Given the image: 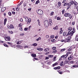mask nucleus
I'll list each match as a JSON object with an SVG mask.
<instances>
[{"mask_svg": "<svg viewBox=\"0 0 78 78\" xmlns=\"http://www.w3.org/2000/svg\"><path fill=\"white\" fill-rule=\"evenodd\" d=\"M72 48H70L68 49V51H72Z\"/></svg>", "mask_w": 78, "mask_h": 78, "instance_id": "nucleus-51", "label": "nucleus"}, {"mask_svg": "<svg viewBox=\"0 0 78 78\" xmlns=\"http://www.w3.org/2000/svg\"><path fill=\"white\" fill-rule=\"evenodd\" d=\"M65 17H69V19H71L72 18V15H71V14L69 13H66L64 14Z\"/></svg>", "mask_w": 78, "mask_h": 78, "instance_id": "nucleus-3", "label": "nucleus"}, {"mask_svg": "<svg viewBox=\"0 0 78 78\" xmlns=\"http://www.w3.org/2000/svg\"><path fill=\"white\" fill-rule=\"evenodd\" d=\"M8 44H9V45H12V43L8 42Z\"/></svg>", "mask_w": 78, "mask_h": 78, "instance_id": "nucleus-49", "label": "nucleus"}, {"mask_svg": "<svg viewBox=\"0 0 78 78\" xmlns=\"http://www.w3.org/2000/svg\"><path fill=\"white\" fill-rule=\"evenodd\" d=\"M52 50H56V47H53L52 48Z\"/></svg>", "mask_w": 78, "mask_h": 78, "instance_id": "nucleus-47", "label": "nucleus"}, {"mask_svg": "<svg viewBox=\"0 0 78 78\" xmlns=\"http://www.w3.org/2000/svg\"><path fill=\"white\" fill-rule=\"evenodd\" d=\"M11 14H12L11 12H9V14H9V16H11Z\"/></svg>", "mask_w": 78, "mask_h": 78, "instance_id": "nucleus-54", "label": "nucleus"}, {"mask_svg": "<svg viewBox=\"0 0 78 78\" xmlns=\"http://www.w3.org/2000/svg\"><path fill=\"white\" fill-rule=\"evenodd\" d=\"M66 50V49L64 48V49H62L60 51V52H62V51H64Z\"/></svg>", "mask_w": 78, "mask_h": 78, "instance_id": "nucleus-27", "label": "nucleus"}, {"mask_svg": "<svg viewBox=\"0 0 78 78\" xmlns=\"http://www.w3.org/2000/svg\"><path fill=\"white\" fill-rule=\"evenodd\" d=\"M23 4L24 6H27V3H26L24 2Z\"/></svg>", "mask_w": 78, "mask_h": 78, "instance_id": "nucleus-62", "label": "nucleus"}, {"mask_svg": "<svg viewBox=\"0 0 78 78\" xmlns=\"http://www.w3.org/2000/svg\"><path fill=\"white\" fill-rule=\"evenodd\" d=\"M37 12L39 15H42L43 14V11L41 9H38L37 10Z\"/></svg>", "mask_w": 78, "mask_h": 78, "instance_id": "nucleus-5", "label": "nucleus"}, {"mask_svg": "<svg viewBox=\"0 0 78 78\" xmlns=\"http://www.w3.org/2000/svg\"><path fill=\"white\" fill-rule=\"evenodd\" d=\"M7 37V38L8 41H10L11 40V38H10V37L9 36Z\"/></svg>", "mask_w": 78, "mask_h": 78, "instance_id": "nucleus-29", "label": "nucleus"}, {"mask_svg": "<svg viewBox=\"0 0 78 78\" xmlns=\"http://www.w3.org/2000/svg\"><path fill=\"white\" fill-rule=\"evenodd\" d=\"M63 30H60L59 32V34H62L63 33Z\"/></svg>", "mask_w": 78, "mask_h": 78, "instance_id": "nucleus-17", "label": "nucleus"}, {"mask_svg": "<svg viewBox=\"0 0 78 78\" xmlns=\"http://www.w3.org/2000/svg\"><path fill=\"white\" fill-rule=\"evenodd\" d=\"M78 36L77 35H76V37H75V40L76 41H78Z\"/></svg>", "mask_w": 78, "mask_h": 78, "instance_id": "nucleus-23", "label": "nucleus"}, {"mask_svg": "<svg viewBox=\"0 0 78 78\" xmlns=\"http://www.w3.org/2000/svg\"><path fill=\"white\" fill-rule=\"evenodd\" d=\"M72 32H70V31H69L68 32L67 34L66 35V36H72L73 35H72Z\"/></svg>", "mask_w": 78, "mask_h": 78, "instance_id": "nucleus-7", "label": "nucleus"}, {"mask_svg": "<svg viewBox=\"0 0 78 78\" xmlns=\"http://www.w3.org/2000/svg\"><path fill=\"white\" fill-rule=\"evenodd\" d=\"M61 67L58 66H57V69H61Z\"/></svg>", "mask_w": 78, "mask_h": 78, "instance_id": "nucleus-56", "label": "nucleus"}, {"mask_svg": "<svg viewBox=\"0 0 78 78\" xmlns=\"http://www.w3.org/2000/svg\"><path fill=\"white\" fill-rule=\"evenodd\" d=\"M68 30L69 31H71L72 30V27H70L69 28Z\"/></svg>", "mask_w": 78, "mask_h": 78, "instance_id": "nucleus-18", "label": "nucleus"}, {"mask_svg": "<svg viewBox=\"0 0 78 78\" xmlns=\"http://www.w3.org/2000/svg\"><path fill=\"white\" fill-rule=\"evenodd\" d=\"M7 28H8V29H9H9H10V26L8 25V26H7Z\"/></svg>", "mask_w": 78, "mask_h": 78, "instance_id": "nucleus-61", "label": "nucleus"}, {"mask_svg": "<svg viewBox=\"0 0 78 78\" xmlns=\"http://www.w3.org/2000/svg\"><path fill=\"white\" fill-rule=\"evenodd\" d=\"M49 50H50V49L49 48H46L44 50L45 51H49Z\"/></svg>", "mask_w": 78, "mask_h": 78, "instance_id": "nucleus-24", "label": "nucleus"}, {"mask_svg": "<svg viewBox=\"0 0 78 78\" xmlns=\"http://www.w3.org/2000/svg\"><path fill=\"white\" fill-rule=\"evenodd\" d=\"M71 66V68H72V67H73L74 68H76L77 67V66L76 65H73V66Z\"/></svg>", "mask_w": 78, "mask_h": 78, "instance_id": "nucleus-25", "label": "nucleus"}, {"mask_svg": "<svg viewBox=\"0 0 78 78\" xmlns=\"http://www.w3.org/2000/svg\"><path fill=\"white\" fill-rule=\"evenodd\" d=\"M71 5L72 4H71L70 3H69V2L68 4V7L67 8V10L69 9V8H70V6H71Z\"/></svg>", "mask_w": 78, "mask_h": 78, "instance_id": "nucleus-8", "label": "nucleus"}, {"mask_svg": "<svg viewBox=\"0 0 78 78\" xmlns=\"http://www.w3.org/2000/svg\"><path fill=\"white\" fill-rule=\"evenodd\" d=\"M72 51H69L66 53V54L68 55H70V54H72Z\"/></svg>", "mask_w": 78, "mask_h": 78, "instance_id": "nucleus-35", "label": "nucleus"}, {"mask_svg": "<svg viewBox=\"0 0 78 78\" xmlns=\"http://www.w3.org/2000/svg\"><path fill=\"white\" fill-rule=\"evenodd\" d=\"M32 56L33 57H36V54H32Z\"/></svg>", "mask_w": 78, "mask_h": 78, "instance_id": "nucleus-31", "label": "nucleus"}, {"mask_svg": "<svg viewBox=\"0 0 78 78\" xmlns=\"http://www.w3.org/2000/svg\"><path fill=\"white\" fill-rule=\"evenodd\" d=\"M5 41H8L7 37H5Z\"/></svg>", "mask_w": 78, "mask_h": 78, "instance_id": "nucleus-52", "label": "nucleus"}, {"mask_svg": "<svg viewBox=\"0 0 78 78\" xmlns=\"http://www.w3.org/2000/svg\"><path fill=\"white\" fill-rule=\"evenodd\" d=\"M67 63H69V61H65L64 62V63L65 64H67Z\"/></svg>", "mask_w": 78, "mask_h": 78, "instance_id": "nucleus-40", "label": "nucleus"}, {"mask_svg": "<svg viewBox=\"0 0 78 78\" xmlns=\"http://www.w3.org/2000/svg\"><path fill=\"white\" fill-rule=\"evenodd\" d=\"M46 39H48V38H49V35H47L46 36Z\"/></svg>", "mask_w": 78, "mask_h": 78, "instance_id": "nucleus-50", "label": "nucleus"}, {"mask_svg": "<svg viewBox=\"0 0 78 78\" xmlns=\"http://www.w3.org/2000/svg\"><path fill=\"white\" fill-rule=\"evenodd\" d=\"M28 27L25 28L24 29V31H27V30H28Z\"/></svg>", "mask_w": 78, "mask_h": 78, "instance_id": "nucleus-55", "label": "nucleus"}, {"mask_svg": "<svg viewBox=\"0 0 78 78\" xmlns=\"http://www.w3.org/2000/svg\"><path fill=\"white\" fill-rule=\"evenodd\" d=\"M3 45L5 47H6L8 48L9 47V46L5 44H3Z\"/></svg>", "mask_w": 78, "mask_h": 78, "instance_id": "nucleus-28", "label": "nucleus"}, {"mask_svg": "<svg viewBox=\"0 0 78 78\" xmlns=\"http://www.w3.org/2000/svg\"><path fill=\"white\" fill-rule=\"evenodd\" d=\"M23 18L25 19V21L27 22V24H29L31 23V19L30 18H28V17L24 16Z\"/></svg>", "mask_w": 78, "mask_h": 78, "instance_id": "nucleus-1", "label": "nucleus"}, {"mask_svg": "<svg viewBox=\"0 0 78 78\" xmlns=\"http://www.w3.org/2000/svg\"><path fill=\"white\" fill-rule=\"evenodd\" d=\"M40 3V1H39V0H38L36 2L35 4L36 5H37V4H38V3Z\"/></svg>", "mask_w": 78, "mask_h": 78, "instance_id": "nucleus-22", "label": "nucleus"}, {"mask_svg": "<svg viewBox=\"0 0 78 78\" xmlns=\"http://www.w3.org/2000/svg\"><path fill=\"white\" fill-rule=\"evenodd\" d=\"M53 29L54 30H58V26H56L55 27L53 28Z\"/></svg>", "mask_w": 78, "mask_h": 78, "instance_id": "nucleus-33", "label": "nucleus"}, {"mask_svg": "<svg viewBox=\"0 0 78 78\" xmlns=\"http://www.w3.org/2000/svg\"><path fill=\"white\" fill-rule=\"evenodd\" d=\"M28 10L29 11H31V8H30L29 9H28Z\"/></svg>", "mask_w": 78, "mask_h": 78, "instance_id": "nucleus-63", "label": "nucleus"}, {"mask_svg": "<svg viewBox=\"0 0 78 78\" xmlns=\"http://www.w3.org/2000/svg\"><path fill=\"white\" fill-rule=\"evenodd\" d=\"M37 44L35 43L34 44H32V45H33V46H37Z\"/></svg>", "mask_w": 78, "mask_h": 78, "instance_id": "nucleus-45", "label": "nucleus"}, {"mask_svg": "<svg viewBox=\"0 0 78 78\" xmlns=\"http://www.w3.org/2000/svg\"><path fill=\"white\" fill-rule=\"evenodd\" d=\"M50 38H51V39H52L53 38H54V37H55V36L53 35H52L50 36Z\"/></svg>", "mask_w": 78, "mask_h": 78, "instance_id": "nucleus-41", "label": "nucleus"}, {"mask_svg": "<svg viewBox=\"0 0 78 78\" xmlns=\"http://www.w3.org/2000/svg\"><path fill=\"white\" fill-rule=\"evenodd\" d=\"M16 10L17 11H19V8L18 7H16Z\"/></svg>", "mask_w": 78, "mask_h": 78, "instance_id": "nucleus-53", "label": "nucleus"}, {"mask_svg": "<svg viewBox=\"0 0 78 78\" xmlns=\"http://www.w3.org/2000/svg\"><path fill=\"white\" fill-rule=\"evenodd\" d=\"M75 32H76V30L75 29V27H74L73 29V31H71L72 35H73V34H74Z\"/></svg>", "mask_w": 78, "mask_h": 78, "instance_id": "nucleus-6", "label": "nucleus"}, {"mask_svg": "<svg viewBox=\"0 0 78 78\" xmlns=\"http://www.w3.org/2000/svg\"><path fill=\"white\" fill-rule=\"evenodd\" d=\"M72 39V37L70 36H69L67 37V39H65L64 41L65 42H70V39Z\"/></svg>", "mask_w": 78, "mask_h": 78, "instance_id": "nucleus-4", "label": "nucleus"}, {"mask_svg": "<svg viewBox=\"0 0 78 78\" xmlns=\"http://www.w3.org/2000/svg\"><path fill=\"white\" fill-rule=\"evenodd\" d=\"M68 5V3L66 2L63 4V6H67Z\"/></svg>", "mask_w": 78, "mask_h": 78, "instance_id": "nucleus-30", "label": "nucleus"}, {"mask_svg": "<svg viewBox=\"0 0 78 78\" xmlns=\"http://www.w3.org/2000/svg\"><path fill=\"white\" fill-rule=\"evenodd\" d=\"M56 59V57H54L53 58V61H55V59Z\"/></svg>", "mask_w": 78, "mask_h": 78, "instance_id": "nucleus-58", "label": "nucleus"}, {"mask_svg": "<svg viewBox=\"0 0 78 78\" xmlns=\"http://www.w3.org/2000/svg\"><path fill=\"white\" fill-rule=\"evenodd\" d=\"M75 22L73 21L72 23V25H75Z\"/></svg>", "mask_w": 78, "mask_h": 78, "instance_id": "nucleus-57", "label": "nucleus"}, {"mask_svg": "<svg viewBox=\"0 0 78 78\" xmlns=\"http://www.w3.org/2000/svg\"><path fill=\"white\" fill-rule=\"evenodd\" d=\"M57 20H61V18L59 17H58L57 18Z\"/></svg>", "mask_w": 78, "mask_h": 78, "instance_id": "nucleus-26", "label": "nucleus"}, {"mask_svg": "<svg viewBox=\"0 0 78 78\" xmlns=\"http://www.w3.org/2000/svg\"><path fill=\"white\" fill-rule=\"evenodd\" d=\"M61 2H58V6H57V8H59V7H60V6H61Z\"/></svg>", "mask_w": 78, "mask_h": 78, "instance_id": "nucleus-11", "label": "nucleus"}, {"mask_svg": "<svg viewBox=\"0 0 78 78\" xmlns=\"http://www.w3.org/2000/svg\"><path fill=\"white\" fill-rule=\"evenodd\" d=\"M6 10V8L5 7H2L1 10V12H3V11H5Z\"/></svg>", "mask_w": 78, "mask_h": 78, "instance_id": "nucleus-12", "label": "nucleus"}, {"mask_svg": "<svg viewBox=\"0 0 78 78\" xmlns=\"http://www.w3.org/2000/svg\"><path fill=\"white\" fill-rule=\"evenodd\" d=\"M68 56V54L66 55H62V56H61V58H67V56Z\"/></svg>", "mask_w": 78, "mask_h": 78, "instance_id": "nucleus-10", "label": "nucleus"}, {"mask_svg": "<svg viewBox=\"0 0 78 78\" xmlns=\"http://www.w3.org/2000/svg\"><path fill=\"white\" fill-rule=\"evenodd\" d=\"M41 39V37H39V38L37 39V41H39V40Z\"/></svg>", "mask_w": 78, "mask_h": 78, "instance_id": "nucleus-43", "label": "nucleus"}, {"mask_svg": "<svg viewBox=\"0 0 78 78\" xmlns=\"http://www.w3.org/2000/svg\"><path fill=\"white\" fill-rule=\"evenodd\" d=\"M74 6H77V5H78V3H77V2L75 1L74 2Z\"/></svg>", "mask_w": 78, "mask_h": 78, "instance_id": "nucleus-19", "label": "nucleus"}, {"mask_svg": "<svg viewBox=\"0 0 78 78\" xmlns=\"http://www.w3.org/2000/svg\"><path fill=\"white\" fill-rule=\"evenodd\" d=\"M66 2V0H64L62 2V3H64Z\"/></svg>", "mask_w": 78, "mask_h": 78, "instance_id": "nucleus-59", "label": "nucleus"}, {"mask_svg": "<svg viewBox=\"0 0 78 78\" xmlns=\"http://www.w3.org/2000/svg\"><path fill=\"white\" fill-rule=\"evenodd\" d=\"M10 28L11 29V28H14V26L12 24H11L10 25Z\"/></svg>", "mask_w": 78, "mask_h": 78, "instance_id": "nucleus-20", "label": "nucleus"}, {"mask_svg": "<svg viewBox=\"0 0 78 78\" xmlns=\"http://www.w3.org/2000/svg\"><path fill=\"white\" fill-rule=\"evenodd\" d=\"M51 41L52 42H55V39H52L51 40Z\"/></svg>", "mask_w": 78, "mask_h": 78, "instance_id": "nucleus-44", "label": "nucleus"}, {"mask_svg": "<svg viewBox=\"0 0 78 78\" xmlns=\"http://www.w3.org/2000/svg\"><path fill=\"white\" fill-rule=\"evenodd\" d=\"M54 14V12H51V13L50 14V15L51 16H53Z\"/></svg>", "mask_w": 78, "mask_h": 78, "instance_id": "nucleus-39", "label": "nucleus"}, {"mask_svg": "<svg viewBox=\"0 0 78 78\" xmlns=\"http://www.w3.org/2000/svg\"><path fill=\"white\" fill-rule=\"evenodd\" d=\"M6 22H7V19L5 18L4 20V25H5L6 23Z\"/></svg>", "mask_w": 78, "mask_h": 78, "instance_id": "nucleus-13", "label": "nucleus"}, {"mask_svg": "<svg viewBox=\"0 0 78 78\" xmlns=\"http://www.w3.org/2000/svg\"><path fill=\"white\" fill-rule=\"evenodd\" d=\"M70 63L71 64H74V63H75V62H74V61H71L70 62Z\"/></svg>", "mask_w": 78, "mask_h": 78, "instance_id": "nucleus-37", "label": "nucleus"}, {"mask_svg": "<svg viewBox=\"0 0 78 78\" xmlns=\"http://www.w3.org/2000/svg\"><path fill=\"white\" fill-rule=\"evenodd\" d=\"M69 3H70L71 5H73L74 4V2L73 0H70V2Z\"/></svg>", "mask_w": 78, "mask_h": 78, "instance_id": "nucleus-14", "label": "nucleus"}, {"mask_svg": "<svg viewBox=\"0 0 78 78\" xmlns=\"http://www.w3.org/2000/svg\"><path fill=\"white\" fill-rule=\"evenodd\" d=\"M37 21L38 22V25L40 26L41 25V23H40V21H39V20L38 19L37 20Z\"/></svg>", "mask_w": 78, "mask_h": 78, "instance_id": "nucleus-38", "label": "nucleus"}, {"mask_svg": "<svg viewBox=\"0 0 78 78\" xmlns=\"http://www.w3.org/2000/svg\"><path fill=\"white\" fill-rule=\"evenodd\" d=\"M66 34H67V32H64L63 33V36H66Z\"/></svg>", "mask_w": 78, "mask_h": 78, "instance_id": "nucleus-34", "label": "nucleus"}, {"mask_svg": "<svg viewBox=\"0 0 78 78\" xmlns=\"http://www.w3.org/2000/svg\"><path fill=\"white\" fill-rule=\"evenodd\" d=\"M37 50L38 51H42L43 49V48H37Z\"/></svg>", "mask_w": 78, "mask_h": 78, "instance_id": "nucleus-15", "label": "nucleus"}, {"mask_svg": "<svg viewBox=\"0 0 78 78\" xmlns=\"http://www.w3.org/2000/svg\"><path fill=\"white\" fill-rule=\"evenodd\" d=\"M52 53H56V52H57V51H56V50H54L53 51H52Z\"/></svg>", "mask_w": 78, "mask_h": 78, "instance_id": "nucleus-42", "label": "nucleus"}, {"mask_svg": "<svg viewBox=\"0 0 78 78\" xmlns=\"http://www.w3.org/2000/svg\"><path fill=\"white\" fill-rule=\"evenodd\" d=\"M58 63L57 62H55V63L53 64L52 65V66L54 67V66H56V65H58Z\"/></svg>", "mask_w": 78, "mask_h": 78, "instance_id": "nucleus-21", "label": "nucleus"}, {"mask_svg": "<svg viewBox=\"0 0 78 78\" xmlns=\"http://www.w3.org/2000/svg\"><path fill=\"white\" fill-rule=\"evenodd\" d=\"M44 27L46 28H48V25H49V23L48 20H46L44 22Z\"/></svg>", "mask_w": 78, "mask_h": 78, "instance_id": "nucleus-2", "label": "nucleus"}, {"mask_svg": "<svg viewBox=\"0 0 78 78\" xmlns=\"http://www.w3.org/2000/svg\"><path fill=\"white\" fill-rule=\"evenodd\" d=\"M48 56L49 58H53V55H49Z\"/></svg>", "mask_w": 78, "mask_h": 78, "instance_id": "nucleus-48", "label": "nucleus"}, {"mask_svg": "<svg viewBox=\"0 0 78 78\" xmlns=\"http://www.w3.org/2000/svg\"><path fill=\"white\" fill-rule=\"evenodd\" d=\"M12 14H14V15H15V14H16V12H14V11H12Z\"/></svg>", "mask_w": 78, "mask_h": 78, "instance_id": "nucleus-60", "label": "nucleus"}, {"mask_svg": "<svg viewBox=\"0 0 78 78\" xmlns=\"http://www.w3.org/2000/svg\"><path fill=\"white\" fill-rule=\"evenodd\" d=\"M19 30L20 31H22L23 30L22 28V27L20 28Z\"/></svg>", "mask_w": 78, "mask_h": 78, "instance_id": "nucleus-64", "label": "nucleus"}, {"mask_svg": "<svg viewBox=\"0 0 78 78\" xmlns=\"http://www.w3.org/2000/svg\"><path fill=\"white\" fill-rule=\"evenodd\" d=\"M72 59H73V57L70 56L68 58V60H72Z\"/></svg>", "mask_w": 78, "mask_h": 78, "instance_id": "nucleus-16", "label": "nucleus"}, {"mask_svg": "<svg viewBox=\"0 0 78 78\" xmlns=\"http://www.w3.org/2000/svg\"><path fill=\"white\" fill-rule=\"evenodd\" d=\"M57 72H58L59 73L61 74V75H62V71H58Z\"/></svg>", "mask_w": 78, "mask_h": 78, "instance_id": "nucleus-36", "label": "nucleus"}, {"mask_svg": "<svg viewBox=\"0 0 78 78\" xmlns=\"http://www.w3.org/2000/svg\"><path fill=\"white\" fill-rule=\"evenodd\" d=\"M49 24L50 26H51L53 24V23H52V20H51V19H49Z\"/></svg>", "mask_w": 78, "mask_h": 78, "instance_id": "nucleus-9", "label": "nucleus"}, {"mask_svg": "<svg viewBox=\"0 0 78 78\" xmlns=\"http://www.w3.org/2000/svg\"><path fill=\"white\" fill-rule=\"evenodd\" d=\"M64 12H65V9H63L62 10V14H64Z\"/></svg>", "mask_w": 78, "mask_h": 78, "instance_id": "nucleus-46", "label": "nucleus"}, {"mask_svg": "<svg viewBox=\"0 0 78 78\" xmlns=\"http://www.w3.org/2000/svg\"><path fill=\"white\" fill-rule=\"evenodd\" d=\"M8 31L9 33L10 34H13V32H12V31L8 30Z\"/></svg>", "mask_w": 78, "mask_h": 78, "instance_id": "nucleus-32", "label": "nucleus"}]
</instances>
